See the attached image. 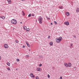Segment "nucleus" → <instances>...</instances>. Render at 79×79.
<instances>
[{
    "instance_id": "412c9836",
    "label": "nucleus",
    "mask_w": 79,
    "mask_h": 79,
    "mask_svg": "<svg viewBox=\"0 0 79 79\" xmlns=\"http://www.w3.org/2000/svg\"><path fill=\"white\" fill-rule=\"evenodd\" d=\"M59 8L60 9H62L63 7H62L59 6Z\"/></svg>"
},
{
    "instance_id": "423d86ee",
    "label": "nucleus",
    "mask_w": 79,
    "mask_h": 79,
    "mask_svg": "<svg viewBox=\"0 0 79 79\" xmlns=\"http://www.w3.org/2000/svg\"><path fill=\"white\" fill-rule=\"evenodd\" d=\"M4 47L6 48H8V45L6 44H4Z\"/></svg>"
},
{
    "instance_id": "a878e982",
    "label": "nucleus",
    "mask_w": 79,
    "mask_h": 79,
    "mask_svg": "<svg viewBox=\"0 0 79 79\" xmlns=\"http://www.w3.org/2000/svg\"><path fill=\"white\" fill-rule=\"evenodd\" d=\"M73 44H71V46H70V48H73V47L72 46V45H73Z\"/></svg>"
},
{
    "instance_id": "c85d7f7f",
    "label": "nucleus",
    "mask_w": 79,
    "mask_h": 79,
    "mask_svg": "<svg viewBox=\"0 0 79 79\" xmlns=\"http://www.w3.org/2000/svg\"><path fill=\"white\" fill-rule=\"evenodd\" d=\"M54 23H55V24H57V22H56V21H54Z\"/></svg>"
},
{
    "instance_id": "0eeeda50",
    "label": "nucleus",
    "mask_w": 79,
    "mask_h": 79,
    "mask_svg": "<svg viewBox=\"0 0 79 79\" xmlns=\"http://www.w3.org/2000/svg\"><path fill=\"white\" fill-rule=\"evenodd\" d=\"M64 24H65L66 25H67V26H68L69 24V23L68 21H67V22H64Z\"/></svg>"
},
{
    "instance_id": "e433bc0d",
    "label": "nucleus",
    "mask_w": 79,
    "mask_h": 79,
    "mask_svg": "<svg viewBox=\"0 0 79 79\" xmlns=\"http://www.w3.org/2000/svg\"><path fill=\"white\" fill-rule=\"evenodd\" d=\"M51 25H52V23H51Z\"/></svg>"
},
{
    "instance_id": "6ab92c4d",
    "label": "nucleus",
    "mask_w": 79,
    "mask_h": 79,
    "mask_svg": "<svg viewBox=\"0 0 79 79\" xmlns=\"http://www.w3.org/2000/svg\"><path fill=\"white\" fill-rule=\"evenodd\" d=\"M15 42L16 44H18L19 42L18 41V40H15Z\"/></svg>"
},
{
    "instance_id": "f8f14e48",
    "label": "nucleus",
    "mask_w": 79,
    "mask_h": 79,
    "mask_svg": "<svg viewBox=\"0 0 79 79\" xmlns=\"http://www.w3.org/2000/svg\"><path fill=\"white\" fill-rule=\"evenodd\" d=\"M7 64L8 66H10V63L9 62H7Z\"/></svg>"
},
{
    "instance_id": "ea45409f",
    "label": "nucleus",
    "mask_w": 79,
    "mask_h": 79,
    "mask_svg": "<svg viewBox=\"0 0 79 79\" xmlns=\"http://www.w3.org/2000/svg\"><path fill=\"white\" fill-rule=\"evenodd\" d=\"M0 60H1V56H0Z\"/></svg>"
},
{
    "instance_id": "20e7f679",
    "label": "nucleus",
    "mask_w": 79,
    "mask_h": 79,
    "mask_svg": "<svg viewBox=\"0 0 79 79\" xmlns=\"http://www.w3.org/2000/svg\"><path fill=\"white\" fill-rule=\"evenodd\" d=\"M30 76L31 77H32V78H34L35 77V75H33V73H31L30 74Z\"/></svg>"
},
{
    "instance_id": "a19ab883",
    "label": "nucleus",
    "mask_w": 79,
    "mask_h": 79,
    "mask_svg": "<svg viewBox=\"0 0 79 79\" xmlns=\"http://www.w3.org/2000/svg\"><path fill=\"white\" fill-rule=\"evenodd\" d=\"M29 52H31V50H30V49H29Z\"/></svg>"
},
{
    "instance_id": "7ed1b4c3",
    "label": "nucleus",
    "mask_w": 79,
    "mask_h": 79,
    "mask_svg": "<svg viewBox=\"0 0 79 79\" xmlns=\"http://www.w3.org/2000/svg\"><path fill=\"white\" fill-rule=\"evenodd\" d=\"M43 20V18H42V17L40 16L38 19V21L40 24H42V21Z\"/></svg>"
},
{
    "instance_id": "c9c22d12",
    "label": "nucleus",
    "mask_w": 79,
    "mask_h": 79,
    "mask_svg": "<svg viewBox=\"0 0 79 79\" xmlns=\"http://www.w3.org/2000/svg\"><path fill=\"white\" fill-rule=\"evenodd\" d=\"M22 0V1H25V0Z\"/></svg>"
},
{
    "instance_id": "bb28decb",
    "label": "nucleus",
    "mask_w": 79,
    "mask_h": 79,
    "mask_svg": "<svg viewBox=\"0 0 79 79\" xmlns=\"http://www.w3.org/2000/svg\"><path fill=\"white\" fill-rule=\"evenodd\" d=\"M42 66V64H40L39 66L40 67V66Z\"/></svg>"
},
{
    "instance_id": "cd10ccee",
    "label": "nucleus",
    "mask_w": 79,
    "mask_h": 79,
    "mask_svg": "<svg viewBox=\"0 0 79 79\" xmlns=\"http://www.w3.org/2000/svg\"><path fill=\"white\" fill-rule=\"evenodd\" d=\"M27 47H30V45H29V44H28L27 45Z\"/></svg>"
},
{
    "instance_id": "79ce46f5",
    "label": "nucleus",
    "mask_w": 79,
    "mask_h": 79,
    "mask_svg": "<svg viewBox=\"0 0 79 79\" xmlns=\"http://www.w3.org/2000/svg\"><path fill=\"white\" fill-rule=\"evenodd\" d=\"M0 18H2V16H0Z\"/></svg>"
},
{
    "instance_id": "4468645a",
    "label": "nucleus",
    "mask_w": 79,
    "mask_h": 79,
    "mask_svg": "<svg viewBox=\"0 0 79 79\" xmlns=\"http://www.w3.org/2000/svg\"><path fill=\"white\" fill-rule=\"evenodd\" d=\"M1 18H2V19H5V17L4 16H2Z\"/></svg>"
},
{
    "instance_id": "9b49d317",
    "label": "nucleus",
    "mask_w": 79,
    "mask_h": 79,
    "mask_svg": "<svg viewBox=\"0 0 79 79\" xmlns=\"http://www.w3.org/2000/svg\"><path fill=\"white\" fill-rule=\"evenodd\" d=\"M23 28L24 30H26L27 29V27H26V26H24Z\"/></svg>"
},
{
    "instance_id": "a211bd4d",
    "label": "nucleus",
    "mask_w": 79,
    "mask_h": 79,
    "mask_svg": "<svg viewBox=\"0 0 79 79\" xmlns=\"http://www.w3.org/2000/svg\"><path fill=\"white\" fill-rule=\"evenodd\" d=\"M30 29H29V28H27L26 29V31H29Z\"/></svg>"
},
{
    "instance_id": "37998d69",
    "label": "nucleus",
    "mask_w": 79,
    "mask_h": 79,
    "mask_svg": "<svg viewBox=\"0 0 79 79\" xmlns=\"http://www.w3.org/2000/svg\"><path fill=\"white\" fill-rule=\"evenodd\" d=\"M20 23H21V24H22V22H20Z\"/></svg>"
},
{
    "instance_id": "f3484780",
    "label": "nucleus",
    "mask_w": 79,
    "mask_h": 79,
    "mask_svg": "<svg viewBox=\"0 0 79 79\" xmlns=\"http://www.w3.org/2000/svg\"><path fill=\"white\" fill-rule=\"evenodd\" d=\"M26 58H29V55H27L26 56Z\"/></svg>"
},
{
    "instance_id": "6e6552de",
    "label": "nucleus",
    "mask_w": 79,
    "mask_h": 79,
    "mask_svg": "<svg viewBox=\"0 0 79 79\" xmlns=\"http://www.w3.org/2000/svg\"><path fill=\"white\" fill-rule=\"evenodd\" d=\"M64 65L66 67H68V65L66 63H64Z\"/></svg>"
},
{
    "instance_id": "4c0bfd02",
    "label": "nucleus",
    "mask_w": 79,
    "mask_h": 79,
    "mask_svg": "<svg viewBox=\"0 0 79 79\" xmlns=\"http://www.w3.org/2000/svg\"><path fill=\"white\" fill-rule=\"evenodd\" d=\"M22 13H24V11H22Z\"/></svg>"
},
{
    "instance_id": "72a5a7b5",
    "label": "nucleus",
    "mask_w": 79,
    "mask_h": 79,
    "mask_svg": "<svg viewBox=\"0 0 79 79\" xmlns=\"http://www.w3.org/2000/svg\"><path fill=\"white\" fill-rule=\"evenodd\" d=\"M62 77H60V79H62Z\"/></svg>"
},
{
    "instance_id": "1a4fd4ad",
    "label": "nucleus",
    "mask_w": 79,
    "mask_h": 79,
    "mask_svg": "<svg viewBox=\"0 0 79 79\" xmlns=\"http://www.w3.org/2000/svg\"><path fill=\"white\" fill-rule=\"evenodd\" d=\"M71 64V63H68V67H71L72 66Z\"/></svg>"
},
{
    "instance_id": "f257e3e1",
    "label": "nucleus",
    "mask_w": 79,
    "mask_h": 79,
    "mask_svg": "<svg viewBox=\"0 0 79 79\" xmlns=\"http://www.w3.org/2000/svg\"><path fill=\"white\" fill-rule=\"evenodd\" d=\"M62 37H60L59 38H57L56 39V41L57 43H60V42L62 40Z\"/></svg>"
},
{
    "instance_id": "9d476101",
    "label": "nucleus",
    "mask_w": 79,
    "mask_h": 79,
    "mask_svg": "<svg viewBox=\"0 0 79 79\" xmlns=\"http://www.w3.org/2000/svg\"><path fill=\"white\" fill-rule=\"evenodd\" d=\"M69 15H70V14H69V12H67L66 13V15H67V16H69Z\"/></svg>"
},
{
    "instance_id": "b1692460",
    "label": "nucleus",
    "mask_w": 79,
    "mask_h": 79,
    "mask_svg": "<svg viewBox=\"0 0 79 79\" xmlns=\"http://www.w3.org/2000/svg\"><path fill=\"white\" fill-rule=\"evenodd\" d=\"M25 43L27 45L29 44V43H28V42L27 41L25 42Z\"/></svg>"
},
{
    "instance_id": "f704fd0d",
    "label": "nucleus",
    "mask_w": 79,
    "mask_h": 79,
    "mask_svg": "<svg viewBox=\"0 0 79 79\" xmlns=\"http://www.w3.org/2000/svg\"><path fill=\"white\" fill-rule=\"evenodd\" d=\"M23 48H25V46H23Z\"/></svg>"
},
{
    "instance_id": "c756f323",
    "label": "nucleus",
    "mask_w": 79,
    "mask_h": 79,
    "mask_svg": "<svg viewBox=\"0 0 79 79\" xmlns=\"http://www.w3.org/2000/svg\"><path fill=\"white\" fill-rule=\"evenodd\" d=\"M31 14H30L28 15V16L29 17H31Z\"/></svg>"
},
{
    "instance_id": "ddd939ff",
    "label": "nucleus",
    "mask_w": 79,
    "mask_h": 79,
    "mask_svg": "<svg viewBox=\"0 0 79 79\" xmlns=\"http://www.w3.org/2000/svg\"><path fill=\"white\" fill-rule=\"evenodd\" d=\"M49 45H53V42H50L49 43Z\"/></svg>"
},
{
    "instance_id": "393cba45",
    "label": "nucleus",
    "mask_w": 79,
    "mask_h": 79,
    "mask_svg": "<svg viewBox=\"0 0 79 79\" xmlns=\"http://www.w3.org/2000/svg\"><path fill=\"white\" fill-rule=\"evenodd\" d=\"M16 61L18 62L19 61V59H17L16 60Z\"/></svg>"
},
{
    "instance_id": "473e14b6",
    "label": "nucleus",
    "mask_w": 79,
    "mask_h": 79,
    "mask_svg": "<svg viewBox=\"0 0 79 79\" xmlns=\"http://www.w3.org/2000/svg\"><path fill=\"white\" fill-rule=\"evenodd\" d=\"M50 36H48V39H50Z\"/></svg>"
},
{
    "instance_id": "a18cd8bd",
    "label": "nucleus",
    "mask_w": 79,
    "mask_h": 79,
    "mask_svg": "<svg viewBox=\"0 0 79 79\" xmlns=\"http://www.w3.org/2000/svg\"><path fill=\"white\" fill-rule=\"evenodd\" d=\"M16 70H17V69H16Z\"/></svg>"
},
{
    "instance_id": "39448f33",
    "label": "nucleus",
    "mask_w": 79,
    "mask_h": 79,
    "mask_svg": "<svg viewBox=\"0 0 79 79\" xmlns=\"http://www.w3.org/2000/svg\"><path fill=\"white\" fill-rule=\"evenodd\" d=\"M36 71H42V69L40 67H38L36 69Z\"/></svg>"
},
{
    "instance_id": "5701e85b",
    "label": "nucleus",
    "mask_w": 79,
    "mask_h": 79,
    "mask_svg": "<svg viewBox=\"0 0 79 79\" xmlns=\"http://www.w3.org/2000/svg\"><path fill=\"white\" fill-rule=\"evenodd\" d=\"M48 78H50V75L49 74H48Z\"/></svg>"
},
{
    "instance_id": "dca6fc26",
    "label": "nucleus",
    "mask_w": 79,
    "mask_h": 79,
    "mask_svg": "<svg viewBox=\"0 0 79 79\" xmlns=\"http://www.w3.org/2000/svg\"><path fill=\"white\" fill-rule=\"evenodd\" d=\"M76 11L77 13H78L79 12V8H77L76 10Z\"/></svg>"
},
{
    "instance_id": "2eb2a0df",
    "label": "nucleus",
    "mask_w": 79,
    "mask_h": 79,
    "mask_svg": "<svg viewBox=\"0 0 79 79\" xmlns=\"http://www.w3.org/2000/svg\"><path fill=\"white\" fill-rule=\"evenodd\" d=\"M7 69L8 70V71H10V68H7Z\"/></svg>"
},
{
    "instance_id": "2f4dec72",
    "label": "nucleus",
    "mask_w": 79,
    "mask_h": 79,
    "mask_svg": "<svg viewBox=\"0 0 79 79\" xmlns=\"http://www.w3.org/2000/svg\"><path fill=\"white\" fill-rule=\"evenodd\" d=\"M23 16H24L25 15V14H24V13H23Z\"/></svg>"
},
{
    "instance_id": "f03ea898",
    "label": "nucleus",
    "mask_w": 79,
    "mask_h": 79,
    "mask_svg": "<svg viewBox=\"0 0 79 79\" xmlns=\"http://www.w3.org/2000/svg\"><path fill=\"white\" fill-rule=\"evenodd\" d=\"M11 22L13 24H17V21L15 19H13L11 20Z\"/></svg>"
},
{
    "instance_id": "aec40b11",
    "label": "nucleus",
    "mask_w": 79,
    "mask_h": 79,
    "mask_svg": "<svg viewBox=\"0 0 79 79\" xmlns=\"http://www.w3.org/2000/svg\"><path fill=\"white\" fill-rule=\"evenodd\" d=\"M35 79H39V78L38 76H36L35 77Z\"/></svg>"
},
{
    "instance_id": "58836bf2",
    "label": "nucleus",
    "mask_w": 79,
    "mask_h": 79,
    "mask_svg": "<svg viewBox=\"0 0 79 79\" xmlns=\"http://www.w3.org/2000/svg\"><path fill=\"white\" fill-rule=\"evenodd\" d=\"M48 19H50V18H48Z\"/></svg>"
},
{
    "instance_id": "c03bdc74",
    "label": "nucleus",
    "mask_w": 79,
    "mask_h": 79,
    "mask_svg": "<svg viewBox=\"0 0 79 79\" xmlns=\"http://www.w3.org/2000/svg\"><path fill=\"white\" fill-rule=\"evenodd\" d=\"M75 69L76 68V67H74Z\"/></svg>"
},
{
    "instance_id": "4be33fe9",
    "label": "nucleus",
    "mask_w": 79,
    "mask_h": 79,
    "mask_svg": "<svg viewBox=\"0 0 79 79\" xmlns=\"http://www.w3.org/2000/svg\"><path fill=\"white\" fill-rule=\"evenodd\" d=\"M7 2L8 3H10V2H11V0H7Z\"/></svg>"
},
{
    "instance_id": "7c9ffc66",
    "label": "nucleus",
    "mask_w": 79,
    "mask_h": 79,
    "mask_svg": "<svg viewBox=\"0 0 79 79\" xmlns=\"http://www.w3.org/2000/svg\"><path fill=\"white\" fill-rule=\"evenodd\" d=\"M31 15L32 16H34V14H32Z\"/></svg>"
}]
</instances>
